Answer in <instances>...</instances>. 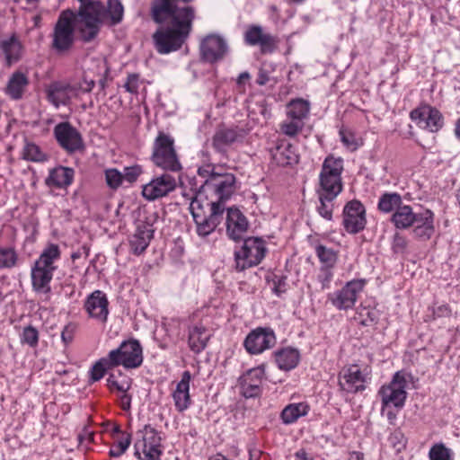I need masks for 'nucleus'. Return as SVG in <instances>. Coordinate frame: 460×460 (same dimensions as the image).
<instances>
[{
    "label": "nucleus",
    "instance_id": "obj_8",
    "mask_svg": "<svg viewBox=\"0 0 460 460\" xmlns=\"http://www.w3.org/2000/svg\"><path fill=\"white\" fill-rule=\"evenodd\" d=\"M173 139L160 132L156 137L152 154V161L154 164L164 170L177 172L181 169V165L177 157Z\"/></svg>",
    "mask_w": 460,
    "mask_h": 460
},
{
    "label": "nucleus",
    "instance_id": "obj_49",
    "mask_svg": "<svg viewBox=\"0 0 460 460\" xmlns=\"http://www.w3.org/2000/svg\"><path fill=\"white\" fill-rule=\"evenodd\" d=\"M21 342L28 344L30 347L34 348L39 342V332L32 326H27L23 329L21 335Z\"/></svg>",
    "mask_w": 460,
    "mask_h": 460
},
{
    "label": "nucleus",
    "instance_id": "obj_6",
    "mask_svg": "<svg viewBox=\"0 0 460 460\" xmlns=\"http://www.w3.org/2000/svg\"><path fill=\"white\" fill-rule=\"evenodd\" d=\"M161 436L150 425H145L136 433L135 456L139 460H159L163 454Z\"/></svg>",
    "mask_w": 460,
    "mask_h": 460
},
{
    "label": "nucleus",
    "instance_id": "obj_3",
    "mask_svg": "<svg viewBox=\"0 0 460 460\" xmlns=\"http://www.w3.org/2000/svg\"><path fill=\"white\" fill-rule=\"evenodd\" d=\"M411 379V374L397 371L388 384L380 387L378 396L381 399L383 414L391 407L402 409L404 406L407 398L406 388Z\"/></svg>",
    "mask_w": 460,
    "mask_h": 460
},
{
    "label": "nucleus",
    "instance_id": "obj_39",
    "mask_svg": "<svg viewBox=\"0 0 460 460\" xmlns=\"http://www.w3.org/2000/svg\"><path fill=\"white\" fill-rule=\"evenodd\" d=\"M115 367L114 364L110 360L109 355L106 357L102 358L97 362L94 363V365L90 369V377L93 382H96L101 380L104 375L105 372L108 369Z\"/></svg>",
    "mask_w": 460,
    "mask_h": 460
},
{
    "label": "nucleus",
    "instance_id": "obj_50",
    "mask_svg": "<svg viewBox=\"0 0 460 460\" xmlns=\"http://www.w3.org/2000/svg\"><path fill=\"white\" fill-rule=\"evenodd\" d=\"M123 5L119 0H110L108 2V13L112 23H119L123 17Z\"/></svg>",
    "mask_w": 460,
    "mask_h": 460
},
{
    "label": "nucleus",
    "instance_id": "obj_42",
    "mask_svg": "<svg viewBox=\"0 0 460 460\" xmlns=\"http://www.w3.org/2000/svg\"><path fill=\"white\" fill-rule=\"evenodd\" d=\"M107 385L111 392H118L119 394L128 392L130 388V380L120 373L119 376L111 374L107 378Z\"/></svg>",
    "mask_w": 460,
    "mask_h": 460
},
{
    "label": "nucleus",
    "instance_id": "obj_45",
    "mask_svg": "<svg viewBox=\"0 0 460 460\" xmlns=\"http://www.w3.org/2000/svg\"><path fill=\"white\" fill-rule=\"evenodd\" d=\"M104 174L106 183L110 189L117 190L121 186L123 182L122 172H120L118 169H106Z\"/></svg>",
    "mask_w": 460,
    "mask_h": 460
},
{
    "label": "nucleus",
    "instance_id": "obj_46",
    "mask_svg": "<svg viewBox=\"0 0 460 460\" xmlns=\"http://www.w3.org/2000/svg\"><path fill=\"white\" fill-rule=\"evenodd\" d=\"M358 315L361 323L365 326L372 325L379 319L378 310L373 307H362L358 312Z\"/></svg>",
    "mask_w": 460,
    "mask_h": 460
},
{
    "label": "nucleus",
    "instance_id": "obj_54",
    "mask_svg": "<svg viewBox=\"0 0 460 460\" xmlns=\"http://www.w3.org/2000/svg\"><path fill=\"white\" fill-rule=\"evenodd\" d=\"M76 324L75 323H68L61 332V340L65 345H68L74 340L76 332Z\"/></svg>",
    "mask_w": 460,
    "mask_h": 460
},
{
    "label": "nucleus",
    "instance_id": "obj_24",
    "mask_svg": "<svg viewBox=\"0 0 460 460\" xmlns=\"http://www.w3.org/2000/svg\"><path fill=\"white\" fill-rule=\"evenodd\" d=\"M190 373L189 371H184L180 382L176 385V388L172 394L175 409L179 412L185 411L191 404V399L190 395Z\"/></svg>",
    "mask_w": 460,
    "mask_h": 460
},
{
    "label": "nucleus",
    "instance_id": "obj_41",
    "mask_svg": "<svg viewBox=\"0 0 460 460\" xmlns=\"http://www.w3.org/2000/svg\"><path fill=\"white\" fill-rule=\"evenodd\" d=\"M315 253L322 263L321 267L332 268L337 261V255L332 248L323 244L315 245Z\"/></svg>",
    "mask_w": 460,
    "mask_h": 460
},
{
    "label": "nucleus",
    "instance_id": "obj_4",
    "mask_svg": "<svg viewBox=\"0 0 460 460\" xmlns=\"http://www.w3.org/2000/svg\"><path fill=\"white\" fill-rule=\"evenodd\" d=\"M343 172V159L334 155H328L322 166L319 174V184L316 194L336 196L343 190L341 173Z\"/></svg>",
    "mask_w": 460,
    "mask_h": 460
},
{
    "label": "nucleus",
    "instance_id": "obj_60",
    "mask_svg": "<svg viewBox=\"0 0 460 460\" xmlns=\"http://www.w3.org/2000/svg\"><path fill=\"white\" fill-rule=\"evenodd\" d=\"M451 314V310L448 305H441L434 308L433 314L435 317H447Z\"/></svg>",
    "mask_w": 460,
    "mask_h": 460
},
{
    "label": "nucleus",
    "instance_id": "obj_32",
    "mask_svg": "<svg viewBox=\"0 0 460 460\" xmlns=\"http://www.w3.org/2000/svg\"><path fill=\"white\" fill-rule=\"evenodd\" d=\"M402 196L397 192H385L379 197L377 208L385 214L394 213L402 205Z\"/></svg>",
    "mask_w": 460,
    "mask_h": 460
},
{
    "label": "nucleus",
    "instance_id": "obj_9",
    "mask_svg": "<svg viewBox=\"0 0 460 460\" xmlns=\"http://www.w3.org/2000/svg\"><path fill=\"white\" fill-rule=\"evenodd\" d=\"M264 241L259 237H249L243 241L239 250L234 252L237 270H244L258 265L265 256Z\"/></svg>",
    "mask_w": 460,
    "mask_h": 460
},
{
    "label": "nucleus",
    "instance_id": "obj_20",
    "mask_svg": "<svg viewBox=\"0 0 460 460\" xmlns=\"http://www.w3.org/2000/svg\"><path fill=\"white\" fill-rule=\"evenodd\" d=\"M248 129L239 126L230 128H219L213 137L212 145L217 152L225 153L231 145L242 141L248 134Z\"/></svg>",
    "mask_w": 460,
    "mask_h": 460
},
{
    "label": "nucleus",
    "instance_id": "obj_38",
    "mask_svg": "<svg viewBox=\"0 0 460 460\" xmlns=\"http://www.w3.org/2000/svg\"><path fill=\"white\" fill-rule=\"evenodd\" d=\"M22 156L24 160L34 163H42L48 159V155L40 149V147L32 142L25 143L22 148Z\"/></svg>",
    "mask_w": 460,
    "mask_h": 460
},
{
    "label": "nucleus",
    "instance_id": "obj_57",
    "mask_svg": "<svg viewBox=\"0 0 460 460\" xmlns=\"http://www.w3.org/2000/svg\"><path fill=\"white\" fill-rule=\"evenodd\" d=\"M332 277V268L321 267L318 280L322 284L323 289L329 288Z\"/></svg>",
    "mask_w": 460,
    "mask_h": 460
},
{
    "label": "nucleus",
    "instance_id": "obj_27",
    "mask_svg": "<svg viewBox=\"0 0 460 460\" xmlns=\"http://www.w3.org/2000/svg\"><path fill=\"white\" fill-rule=\"evenodd\" d=\"M270 152L272 160L280 166L292 164L298 160L294 147L286 140L278 141L276 146Z\"/></svg>",
    "mask_w": 460,
    "mask_h": 460
},
{
    "label": "nucleus",
    "instance_id": "obj_30",
    "mask_svg": "<svg viewBox=\"0 0 460 460\" xmlns=\"http://www.w3.org/2000/svg\"><path fill=\"white\" fill-rule=\"evenodd\" d=\"M75 172L72 168L58 166L49 172L46 184L49 187L66 188L74 180Z\"/></svg>",
    "mask_w": 460,
    "mask_h": 460
},
{
    "label": "nucleus",
    "instance_id": "obj_37",
    "mask_svg": "<svg viewBox=\"0 0 460 460\" xmlns=\"http://www.w3.org/2000/svg\"><path fill=\"white\" fill-rule=\"evenodd\" d=\"M1 48L8 65L16 62L19 59L21 54V45L14 38L3 40L1 43Z\"/></svg>",
    "mask_w": 460,
    "mask_h": 460
},
{
    "label": "nucleus",
    "instance_id": "obj_35",
    "mask_svg": "<svg viewBox=\"0 0 460 460\" xmlns=\"http://www.w3.org/2000/svg\"><path fill=\"white\" fill-rule=\"evenodd\" d=\"M28 80L24 74L16 72L8 81L6 93L13 99L18 100L22 97L24 87L27 85Z\"/></svg>",
    "mask_w": 460,
    "mask_h": 460
},
{
    "label": "nucleus",
    "instance_id": "obj_23",
    "mask_svg": "<svg viewBox=\"0 0 460 460\" xmlns=\"http://www.w3.org/2000/svg\"><path fill=\"white\" fill-rule=\"evenodd\" d=\"M46 93L48 101L58 108L69 103L72 97L76 95V89L66 83L54 82L48 86Z\"/></svg>",
    "mask_w": 460,
    "mask_h": 460
},
{
    "label": "nucleus",
    "instance_id": "obj_51",
    "mask_svg": "<svg viewBox=\"0 0 460 460\" xmlns=\"http://www.w3.org/2000/svg\"><path fill=\"white\" fill-rule=\"evenodd\" d=\"M264 32L259 25L251 26L245 32V41L251 46H256L260 43Z\"/></svg>",
    "mask_w": 460,
    "mask_h": 460
},
{
    "label": "nucleus",
    "instance_id": "obj_40",
    "mask_svg": "<svg viewBox=\"0 0 460 460\" xmlns=\"http://www.w3.org/2000/svg\"><path fill=\"white\" fill-rule=\"evenodd\" d=\"M18 254L12 246H0V270L12 269L17 265Z\"/></svg>",
    "mask_w": 460,
    "mask_h": 460
},
{
    "label": "nucleus",
    "instance_id": "obj_21",
    "mask_svg": "<svg viewBox=\"0 0 460 460\" xmlns=\"http://www.w3.org/2000/svg\"><path fill=\"white\" fill-rule=\"evenodd\" d=\"M227 51L226 40L218 35L207 36L200 44L202 58L209 63H214L223 58Z\"/></svg>",
    "mask_w": 460,
    "mask_h": 460
},
{
    "label": "nucleus",
    "instance_id": "obj_18",
    "mask_svg": "<svg viewBox=\"0 0 460 460\" xmlns=\"http://www.w3.org/2000/svg\"><path fill=\"white\" fill-rule=\"evenodd\" d=\"M109 301L102 290H94L84 300V308L88 316L98 323L107 322L109 315Z\"/></svg>",
    "mask_w": 460,
    "mask_h": 460
},
{
    "label": "nucleus",
    "instance_id": "obj_16",
    "mask_svg": "<svg viewBox=\"0 0 460 460\" xmlns=\"http://www.w3.org/2000/svg\"><path fill=\"white\" fill-rule=\"evenodd\" d=\"M176 186L175 177L169 173H163L143 185L142 196L148 201H154L167 196L175 190Z\"/></svg>",
    "mask_w": 460,
    "mask_h": 460
},
{
    "label": "nucleus",
    "instance_id": "obj_12",
    "mask_svg": "<svg viewBox=\"0 0 460 460\" xmlns=\"http://www.w3.org/2000/svg\"><path fill=\"white\" fill-rule=\"evenodd\" d=\"M371 379V370L367 366L350 365L343 368L339 376L341 390L356 394L366 389V384Z\"/></svg>",
    "mask_w": 460,
    "mask_h": 460
},
{
    "label": "nucleus",
    "instance_id": "obj_34",
    "mask_svg": "<svg viewBox=\"0 0 460 460\" xmlns=\"http://www.w3.org/2000/svg\"><path fill=\"white\" fill-rule=\"evenodd\" d=\"M309 111V102L302 99L293 100L287 106L288 119H294L301 122H304L303 120L308 116Z\"/></svg>",
    "mask_w": 460,
    "mask_h": 460
},
{
    "label": "nucleus",
    "instance_id": "obj_17",
    "mask_svg": "<svg viewBox=\"0 0 460 460\" xmlns=\"http://www.w3.org/2000/svg\"><path fill=\"white\" fill-rule=\"evenodd\" d=\"M410 117L420 128L430 132H437L443 126L440 111L429 105H422L411 111Z\"/></svg>",
    "mask_w": 460,
    "mask_h": 460
},
{
    "label": "nucleus",
    "instance_id": "obj_2",
    "mask_svg": "<svg viewBox=\"0 0 460 460\" xmlns=\"http://www.w3.org/2000/svg\"><path fill=\"white\" fill-rule=\"evenodd\" d=\"M60 249L56 243L48 244L35 261L31 269V279L33 291L49 296L50 282L58 269L57 262L60 259Z\"/></svg>",
    "mask_w": 460,
    "mask_h": 460
},
{
    "label": "nucleus",
    "instance_id": "obj_55",
    "mask_svg": "<svg viewBox=\"0 0 460 460\" xmlns=\"http://www.w3.org/2000/svg\"><path fill=\"white\" fill-rule=\"evenodd\" d=\"M276 38L269 33H264L260 43L261 49L262 52H272L276 47Z\"/></svg>",
    "mask_w": 460,
    "mask_h": 460
},
{
    "label": "nucleus",
    "instance_id": "obj_58",
    "mask_svg": "<svg viewBox=\"0 0 460 460\" xmlns=\"http://www.w3.org/2000/svg\"><path fill=\"white\" fill-rule=\"evenodd\" d=\"M406 245H407L406 238L399 233L394 234V238H393V243H392L394 252H397V253L402 252L405 250Z\"/></svg>",
    "mask_w": 460,
    "mask_h": 460
},
{
    "label": "nucleus",
    "instance_id": "obj_22",
    "mask_svg": "<svg viewBox=\"0 0 460 460\" xmlns=\"http://www.w3.org/2000/svg\"><path fill=\"white\" fill-rule=\"evenodd\" d=\"M226 234L232 240L242 239L248 229V221L245 216L235 208L226 210Z\"/></svg>",
    "mask_w": 460,
    "mask_h": 460
},
{
    "label": "nucleus",
    "instance_id": "obj_14",
    "mask_svg": "<svg viewBox=\"0 0 460 460\" xmlns=\"http://www.w3.org/2000/svg\"><path fill=\"white\" fill-rule=\"evenodd\" d=\"M53 132L58 145L67 153L72 154L84 148L81 133L69 122L57 124Z\"/></svg>",
    "mask_w": 460,
    "mask_h": 460
},
{
    "label": "nucleus",
    "instance_id": "obj_25",
    "mask_svg": "<svg viewBox=\"0 0 460 460\" xmlns=\"http://www.w3.org/2000/svg\"><path fill=\"white\" fill-rule=\"evenodd\" d=\"M435 215L430 209L420 212L416 223L411 226L414 237L420 241L429 240L435 233Z\"/></svg>",
    "mask_w": 460,
    "mask_h": 460
},
{
    "label": "nucleus",
    "instance_id": "obj_7",
    "mask_svg": "<svg viewBox=\"0 0 460 460\" xmlns=\"http://www.w3.org/2000/svg\"><path fill=\"white\" fill-rule=\"evenodd\" d=\"M78 1L81 3L78 14L82 38L84 41H91L99 32L102 16L105 8L100 2Z\"/></svg>",
    "mask_w": 460,
    "mask_h": 460
},
{
    "label": "nucleus",
    "instance_id": "obj_63",
    "mask_svg": "<svg viewBox=\"0 0 460 460\" xmlns=\"http://www.w3.org/2000/svg\"><path fill=\"white\" fill-rule=\"evenodd\" d=\"M95 82L93 79L84 78L83 82L80 84V89L84 93H89L94 87Z\"/></svg>",
    "mask_w": 460,
    "mask_h": 460
},
{
    "label": "nucleus",
    "instance_id": "obj_61",
    "mask_svg": "<svg viewBox=\"0 0 460 460\" xmlns=\"http://www.w3.org/2000/svg\"><path fill=\"white\" fill-rule=\"evenodd\" d=\"M198 173L200 177L204 179V181H206L207 178H210V176L217 174L218 172H216L214 171V168H211L210 165H208L206 167L199 168Z\"/></svg>",
    "mask_w": 460,
    "mask_h": 460
},
{
    "label": "nucleus",
    "instance_id": "obj_43",
    "mask_svg": "<svg viewBox=\"0 0 460 460\" xmlns=\"http://www.w3.org/2000/svg\"><path fill=\"white\" fill-rule=\"evenodd\" d=\"M339 134L341 143L349 151H356L362 145L361 140L350 129L341 128Z\"/></svg>",
    "mask_w": 460,
    "mask_h": 460
},
{
    "label": "nucleus",
    "instance_id": "obj_36",
    "mask_svg": "<svg viewBox=\"0 0 460 460\" xmlns=\"http://www.w3.org/2000/svg\"><path fill=\"white\" fill-rule=\"evenodd\" d=\"M318 204L316 205V211L327 221L333 219V210L335 208L336 196H329L323 194H317Z\"/></svg>",
    "mask_w": 460,
    "mask_h": 460
},
{
    "label": "nucleus",
    "instance_id": "obj_10",
    "mask_svg": "<svg viewBox=\"0 0 460 460\" xmlns=\"http://www.w3.org/2000/svg\"><path fill=\"white\" fill-rule=\"evenodd\" d=\"M108 355L115 367L122 366L127 369L137 368L143 362V349L137 340L123 341L119 348L111 350Z\"/></svg>",
    "mask_w": 460,
    "mask_h": 460
},
{
    "label": "nucleus",
    "instance_id": "obj_59",
    "mask_svg": "<svg viewBox=\"0 0 460 460\" xmlns=\"http://www.w3.org/2000/svg\"><path fill=\"white\" fill-rule=\"evenodd\" d=\"M97 63H98V74L102 75V77L99 80V85L101 86L102 89H103L105 86V80L103 78V73L107 74L109 69L107 67L105 60H103L102 58L97 59Z\"/></svg>",
    "mask_w": 460,
    "mask_h": 460
},
{
    "label": "nucleus",
    "instance_id": "obj_56",
    "mask_svg": "<svg viewBox=\"0 0 460 460\" xmlns=\"http://www.w3.org/2000/svg\"><path fill=\"white\" fill-rule=\"evenodd\" d=\"M124 88L128 93L136 94L139 88V75L137 74H129L127 77Z\"/></svg>",
    "mask_w": 460,
    "mask_h": 460
},
{
    "label": "nucleus",
    "instance_id": "obj_11",
    "mask_svg": "<svg viewBox=\"0 0 460 460\" xmlns=\"http://www.w3.org/2000/svg\"><path fill=\"white\" fill-rule=\"evenodd\" d=\"M367 284L364 279H356L348 281L341 289L327 295L328 301L337 309L347 311L352 309L363 292Z\"/></svg>",
    "mask_w": 460,
    "mask_h": 460
},
{
    "label": "nucleus",
    "instance_id": "obj_47",
    "mask_svg": "<svg viewBox=\"0 0 460 460\" xmlns=\"http://www.w3.org/2000/svg\"><path fill=\"white\" fill-rule=\"evenodd\" d=\"M430 460H452L451 450L443 444L434 445L429 453Z\"/></svg>",
    "mask_w": 460,
    "mask_h": 460
},
{
    "label": "nucleus",
    "instance_id": "obj_26",
    "mask_svg": "<svg viewBox=\"0 0 460 460\" xmlns=\"http://www.w3.org/2000/svg\"><path fill=\"white\" fill-rule=\"evenodd\" d=\"M154 229L146 223L137 225L135 233L129 237L130 252L135 255H140L148 247L153 238Z\"/></svg>",
    "mask_w": 460,
    "mask_h": 460
},
{
    "label": "nucleus",
    "instance_id": "obj_64",
    "mask_svg": "<svg viewBox=\"0 0 460 460\" xmlns=\"http://www.w3.org/2000/svg\"><path fill=\"white\" fill-rule=\"evenodd\" d=\"M295 460H313V458L304 449H300L295 454Z\"/></svg>",
    "mask_w": 460,
    "mask_h": 460
},
{
    "label": "nucleus",
    "instance_id": "obj_28",
    "mask_svg": "<svg viewBox=\"0 0 460 460\" xmlns=\"http://www.w3.org/2000/svg\"><path fill=\"white\" fill-rule=\"evenodd\" d=\"M419 213H415L410 205L402 204L391 217V222L395 228L405 230L411 227L418 219Z\"/></svg>",
    "mask_w": 460,
    "mask_h": 460
},
{
    "label": "nucleus",
    "instance_id": "obj_19",
    "mask_svg": "<svg viewBox=\"0 0 460 460\" xmlns=\"http://www.w3.org/2000/svg\"><path fill=\"white\" fill-rule=\"evenodd\" d=\"M265 371L263 366H259L246 371L240 378L241 394L245 398H254L259 396L261 392V385Z\"/></svg>",
    "mask_w": 460,
    "mask_h": 460
},
{
    "label": "nucleus",
    "instance_id": "obj_53",
    "mask_svg": "<svg viewBox=\"0 0 460 460\" xmlns=\"http://www.w3.org/2000/svg\"><path fill=\"white\" fill-rule=\"evenodd\" d=\"M272 291L273 293L280 296L284 294L288 289L287 278L284 276H277L275 275L272 279Z\"/></svg>",
    "mask_w": 460,
    "mask_h": 460
},
{
    "label": "nucleus",
    "instance_id": "obj_15",
    "mask_svg": "<svg viewBox=\"0 0 460 460\" xmlns=\"http://www.w3.org/2000/svg\"><path fill=\"white\" fill-rule=\"evenodd\" d=\"M276 341V335L272 329L258 327L247 335L243 345L250 354L258 355L273 348Z\"/></svg>",
    "mask_w": 460,
    "mask_h": 460
},
{
    "label": "nucleus",
    "instance_id": "obj_5",
    "mask_svg": "<svg viewBox=\"0 0 460 460\" xmlns=\"http://www.w3.org/2000/svg\"><path fill=\"white\" fill-rule=\"evenodd\" d=\"M75 14L70 10L63 11L53 28L51 49L58 55L68 53L75 41Z\"/></svg>",
    "mask_w": 460,
    "mask_h": 460
},
{
    "label": "nucleus",
    "instance_id": "obj_52",
    "mask_svg": "<svg viewBox=\"0 0 460 460\" xmlns=\"http://www.w3.org/2000/svg\"><path fill=\"white\" fill-rule=\"evenodd\" d=\"M143 173L142 166L135 164L132 166H127L124 168L122 172L123 181L133 183L137 181L138 177Z\"/></svg>",
    "mask_w": 460,
    "mask_h": 460
},
{
    "label": "nucleus",
    "instance_id": "obj_13",
    "mask_svg": "<svg viewBox=\"0 0 460 460\" xmlns=\"http://www.w3.org/2000/svg\"><path fill=\"white\" fill-rule=\"evenodd\" d=\"M342 217L343 227L350 234H356L366 227V208L357 199L346 203L343 208Z\"/></svg>",
    "mask_w": 460,
    "mask_h": 460
},
{
    "label": "nucleus",
    "instance_id": "obj_1",
    "mask_svg": "<svg viewBox=\"0 0 460 460\" xmlns=\"http://www.w3.org/2000/svg\"><path fill=\"white\" fill-rule=\"evenodd\" d=\"M236 189V178L232 173H217L207 178L190 204L196 232L200 237L212 234L221 223L226 210L225 201Z\"/></svg>",
    "mask_w": 460,
    "mask_h": 460
},
{
    "label": "nucleus",
    "instance_id": "obj_48",
    "mask_svg": "<svg viewBox=\"0 0 460 460\" xmlns=\"http://www.w3.org/2000/svg\"><path fill=\"white\" fill-rule=\"evenodd\" d=\"M304 127V122H301L300 120H296L294 119H288L285 121H283L280 125L281 131L288 136V137H294L296 136L300 130H302Z\"/></svg>",
    "mask_w": 460,
    "mask_h": 460
},
{
    "label": "nucleus",
    "instance_id": "obj_33",
    "mask_svg": "<svg viewBox=\"0 0 460 460\" xmlns=\"http://www.w3.org/2000/svg\"><path fill=\"white\" fill-rule=\"evenodd\" d=\"M309 407L305 402L290 403L281 412V420L285 424H291L300 417L307 414Z\"/></svg>",
    "mask_w": 460,
    "mask_h": 460
},
{
    "label": "nucleus",
    "instance_id": "obj_62",
    "mask_svg": "<svg viewBox=\"0 0 460 460\" xmlns=\"http://www.w3.org/2000/svg\"><path fill=\"white\" fill-rule=\"evenodd\" d=\"M120 406L123 410L127 411L130 408L131 403V396L127 394V392H123L119 396Z\"/></svg>",
    "mask_w": 460,
    "mask_h": 460
},
{
    "label": "nucleus",
    "instance_id": "obj_31",
    "mask_svg": "<svg viewBox=\"0 0 460 460\" xmlns=\"http://www.w3.org/2000/svg\"><path fill=\"white\" fill-rule=\"evenodd\" d=\"M278 367L282 370H291L295 368L300 359L299 351L294 348H284L275 352Z\"/></svg>",
    "mask_w": 460,
    "mask_h": 460
},
{
    "label": "nucleus",
    "instance_id": "obj_29",
    "mask_svg": "<svg viewBox=\"0 0 460 460\" xmlns=\"http://www.w3.org/2000/svg\"><path fill=\"white\" fill-rule=\"evenodd\" d=\"M210 336L209 331L203 325L197 324L190 327L188 343L190 350L196 354L200 353L207 347Z\"/></svg>",
    "mask_w": 460,
    "mask_h": 460
},
{
    "label": "nucleus",
    "instance_id": "obj_44",
    "mask_svg": "<svg viewBox=\"0 0 460 460\" xmlns=\"http://www.w3.org/2000/svg\"><path fill=\"white\" fill-rule=\"evenodd\" d=\"M131 443V435L127 433L123 437L115 442L110 448V456L112 457H119L122 456Z\"/></svg>",
    "mask_w": 460,
    "mask_h": 460
}]
</instances>
